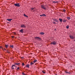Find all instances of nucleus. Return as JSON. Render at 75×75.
Segmentation results:
<instances>
[{
    "label": "nucleus",
    "mask_w": 75,
    "mask_h": 75,
    "mask_svg": "<svg viewBox=\"0 0 75 75\" xmlns=\"http://www.w3.org/2000/svg\"><path fill=\"white\" fill-rule=\"evenodd\" d=\"M40 16L41 17H42V16H44L45 17V16H46V15H45V14H42V15H40Z\"/></svg>",
    "instance_id": "nucleus-8"
},
{
    "label": "nucleus",
    "mask_w": 75,
    "mask_h": 75,
    "mask_svg": "<svg viewBox=\"0 0 75 75\" xmlns=\"http://www.w3.org/2000/svg\"><path fill=\"white\" fill-rule=\"evenodd\" d=\"M30 65H34V63L33 62H30Z\"/></svg>",
    "instance_id": "nucleus-16"
},
{
    "label": "nucleus",
    "mask_w": 75,
    "mask_h": 75,
    "mask_svg": "<svg viewBox=\"0 0 75 75\" xmlns=\"http://www.w3.org/2000/svg\"><path fill=\"white\" fill-rule=\"evenodd\" d=\"M53 23H54V24H56V23L55 22H53Z\"/></svg>",
    "instance_id": "nucleus-36"
},
{
    "label": "nucleus",
    "mask_w": 75,
    "mask_h": 75,
    "mask_svg": "<svg viewBox=\"0 0 75 75\" xmlns=\"http://www.w3.org/2000/svg\"><path fill=\"white\" fill-rule=\"evenodd\" d=\"M14 36H12V38H14Z\"/></svg>",
    "instance_id": "nucleus-32"
},
{
    "label": "nucleus",
    "mask_w": 75,
    "mask_h": 75,
    "mask_svg": "<svg viewBox=\"0 0 75 75\" xmlns=\"http://www.w3.org/2000/svg\"><path fill=\"white\" fill-rule=\"evenodd\" d=\"M67 28V29H68L69 28V25H67L66 26Z\"/></svg>",
    "instance_id": "nucleus-24"
},
{
    "label": "nucleus",
    "mask_w": 75,
    "mask_h": 75,
    "mask_svg": "<svg viewBox=\"0 0 75 75\" xmlns=\"http://www.w3.org/2000/svg\"><path fill=\"white\" fill-rule=\"evenodd\" d=\"M22 66H24L25 64H24V63H22Z\"/></svg>",
    "instance_id": "nucleus-26"
},
{
    "label": "nucleus",
    "mask_w": 75,
    "mask_h": 75,
    "mask_svg": "<svg viewBox=\"0 0 75 75\" xmlns=\"http://www.w3.org/2000/svg\"><path fill=\"white\" fill-rule=\"evenodd\" d=\"M54 21H55V22H57V23H58V22H59L57 20V19H55L54 20Z\"/></svg>",
    "instance_id": "nucleus-21"
},
{
    "label": "nucleus",
    "mask_w": 75,
    "mask_h": 75,
    "mask_svg": "<svg viewBox=\"0 0 75 75\" xmlns=\"http://www.w3.org/2000/svg\"><path fill=\"white\" fill-rule=\"evenodd\" d=\"M5 47L6 48H8V45H5Z\"/></svg>",
    "instance_id": "nucleus-15"
},
{
    "label": "nucleus",
    "mask_w": 75,
    "mask_h": 75,
    "mask_svg": "<svg viewBox=\"0 0 75 75\" xmlns=\"http://www.w3.org/2000/svg\"><path fill=\"white\" fill-rule=\"evenodd\" d=\"M15 67V65H13L12 66V69H14V67Z\"/></svg>",
    "instance_id": "nucleus-17"
},
{
    "label": "nucleus",
    "mask_w": 75,
    "mask_h": 75,
    "mask_svg": "<svg viewBox=\"0 0 75 75\" xmlns=\"http://www.w3.org/2000/svg\"><path fill=\"white\" fill-rule=\"evenodd\" d=\"M59 21H61V22H62V19H61V18H59Z\"/></svg>",
    "instance_id": "nucleus-20"
},
{
    "label": "nucleus",
    "mask_w": 75,
    "mask_h": 75,
    "mask_svg": "<svg viewBox=\"0 0 75 75\" xmlns=\"http://www.w3.org/2000/svg\"><path fill=\"white\" fill-rule=\"evenodd\" d=\"M14 6L16 7H20V3H16L14 4Z\"/></svg>",
    "instance_id": "nucleus-1"
},
{
    "label": "nucleus",
    "mask_w": 75,
    "mask_h": 75,
    "mask_svg": "<svg viewBox=\"0 0 75 75\" xmlns=\"http://www.w3.org/2000/svg\"><path fill=\"white\" fill-rule=\"evenodd\" d=\"M19 31L21 33H23V29H21Z\"/></svg>",
    "instance_id": "nucleus-12"
},
{
    "label": "nucleus",
    "mask_w": 75,
    "mask_h": 75,
    "mask_svg": "<svg viewBox=\"0 0 75 75\" xmlns=\"http://www.w3.org/2000/svg\"><path fill=\"white\" fill-rule=\"evenodd\" d=\"M63 11H64V13H65V11H66V10H65V9H63Z\"/></svg>",
    "instance_id": "nucleus-25"
},
{
    "label": "nucleus",
    "mask_w": 75,
    "mask_h": 75,
    "mask_svg": "<svg viewBox=\"0 0 75 75\" xmlns=\"http://www.w3.org/2000/svg\"><path fill=\"white\" fill-rule=\"evenodd\" d=\"M65 72L66 73V74H70V72H68L67 71H65Z\"/></svg>",
    "instance_id": "nucleus-22"
},
{
    "label": "nucleus",
    "mask_w": 75,
    "mask_h": 75,
    "mask_svg": "<svg viewBox=\"0 0 75 75\" xmlns=\"http://www.w3.org/2000/svg\"><path fill=\"white\" fill-rule=\"evenodd\" d=\"M42 72H43V74H45V71H42Z\"/></svg>",
    "instance_id": "nucleus-28"
},
{
    "label": "nucleus",
    "mask_w": 75,
    "mask_h": 75,
    "mask_svg": "<svg viewBox=\"0 0 75 75\" xmlns=\"http://www.w3.org/2000/svg\"><path fill=\"white\" fill-rule=\"evenodd\" d=\"M69 37L71 39H75V37H74L73 36L70 35Z\"/></svg>",
    "instance_id": "nucleus-5"
},
{
    "label": "nucleus",
    "mask_w": 75,
    "mask_h": 75,
    "mask_svg": "<svg viewBox=\"0 0 75 75\" xmlns=\"http://www.w3.org/2000/svg\"><path fill=\"white\" fill-rule=\"evenodd\" d=\"M40 34L41 35H44V32H41L40 33Z\"/></svg>",
    "instance_id": "nucleus-14"
},
{
    "label": "nucleus",
    "mask_w": 75,
    "mask_h": 75,
    "mask_svg": "<svg viewBox=\"0 0 75 75\" xmlns=\"http://www.w3.org/2000/svg\"><path fill=\"white\" fill-rule=\"evenodd\" d=\"M26 67H27V68H29L30 67V65L29 64H26Z\"/></svg>",
    "instance_id": "nucleus-11"
},
{
    "label": "nucleus",
    "mask_w": 75,
    "mask_h": 75,
    "mask_svg": "<svg viewBox=\"0 0 75 75\" xmlns=\"http://www.w3.org/2000/svg\"><path fill=\"white\" fill-rule=\"evenodd\" d=\"M50 44H52L53 45H56V44H57V42H56L55 41H53L52 42L50 43Z\"/></svg>",
    "instance_id": "nucleus-2"
},
{
    "label": "nucleus",
    "mask_w": 75,
    "mask_h": 75,
    "mask_svg": "<svg viewBox=\"0 0 75 75\" xmlns=\"http://www.w3.org/2000/svg\"><path fill=\"white\" fill-rule=\"evenodd\" d=\"M23 16H25V17H28V16H27L25 14H23Z\"/></svg>",
    "instance_id": "nucleus-23"
},
{
    "label": "nucleus",
    "mask_w": 75,
    "mask_h": 75,
    "mask_svg": "<svg viewBox=\"0 0 75 75\" xmlns=\"http://www.w3.org/2000/svg\"><path fill=\"white\" fill-rule=\"evenodd\" d=\"M17 70H18L19 69H20V67H18L17 68Z\"/></svg>",
    "instance_id": "nucleus-27"
},
{
    "label": "nucleus",
    "mask_w": 75,
    "mask_h": 75,
    "mask_svg": "<svg viewBox=\"0 0 75 75\" xmlns=\"http://www.w3.org/2000/svg\"><path fill=\"white\" fill-rule=\"evenodd\" d=\"M2 50H4V51H6V49H4V50H3V48Z\"/></svg>",
    "instance_id": "nucleus-33"
},
{
    "label": "nucleus",
    "mask_w": 75,
    "mask_h": 75,
    "mask_svg": "<svg viewBox=\"0 0 75 75\" xmlns=\"http://www.w3.org/2000/svg\"><path fill=\"white\" fill-rule=\"evenodd\" d=\"M41 7L42 8H43V9H44V10H46V8L45 7V6H44V5H41Z\"/></svg>",
    "instance_id": "nucleus-4"
},
{
    "label": "nucleus",
    "mask_w": 75,
    "mask_h": 75,
    "mask_svg": "<svg viewBox=\"0 0 75 75\" xmlns=\"http://www.w3.org/2000/svg\"><path fill=\"white\" fill-rule=\"evenodd\" d=\"M0 48H2L3 49V47L1 46H0Z\"/></svg>",
    "instance_id": "nucleus-31"
},
{
    "label": "nucleus",
    "mask_w": 75,
    "mask_h": 75,
    "mask_svg": "<svg viewBox=\"0 0 75 75\" xmlns=\"http://www.w3.org/2000/svg\"><path fill=\"white\" fill-rule=\"evenodd\" d=\"M21 58H23V57H22Z\"/></svg>",
    "instance_id": "nucleus-38"
},
{
    "label": "nucleus",
    "mask_w": 75,
    "mask_h": 75,
    "mask_svg": "<svg viewBox=\"0 0 75 75\" xmlns=\"http://www.w3.org/2000/svg\"><path fill=\"white\" fill-rule=\"evenodd\" d=\"M33 63H35V62H37V60H35L33 61Z\"/></svg>",
    "instance_id": "nucleus-19"
},
{
    "label": "nucleus",
    "mask_w": 75,
    "mask_h": 75,
    "mask_svg": "<svg viewBox=\"0 0 75 75\" xmlns=\"http://www.w3.org/2000/svg\"><path fill=\"white\" fill-rule=\"evenodd\" d=\"M22 28H25L26 27L24 24H22L21 25Z\"/></svg>",
    "instance_id": "nucleus-6"
},
{
    "label": "nucleus",
    "mask_w": 75,
    "mask_h": 75,
    "mask_svg": "<svg viewBox=\"0 0 75 75\" xmlns=\"http://www.w3.org/2000/svg\"><path fill=\"white\" fill-rule=\"evenodd\" d=\"M34 8H31L32 10H33L34 9Z\"/></svg>",
    "instance_id": "nucleus-35"
},
{
    "label": "nucleus",
    "mask_w": 75,
    "mask_h": 75,
    "mask_svg": "<svg viewBox=\"0 0 75 75\" xmlns=\"http://www.w3.org/2000/svg\"><path fill=\"white\" fill-rule=\"evenodd\" d=\"M22 74H23V75H25V74H24V73H23Z\"/></svg>",
    "instance_id": "nucleus-34"
},
{
    "label": "nucleus",
    "mask_w": 75,
    "mask_h": 75,
    "mask_svg": "<svg viewBox=\"0 0 75 75\" xmlns=\"http://www.w3.org/2000/svg\"><path fill=\"white\" fill-rule=\"evenodd\" d=\"M35 40H37L39 41H40V40H41V38L39 37H35Z\"/></svg>",
    "instance_id": "nucleus-3"
},
{
    "label": "nucleus",
    "mask_w": 75,
    "mask_h": 75,
    "mask_svg": "<svg viewBox=\"0 0 75 75\" xmlns=\"http://www.w3.org/2000/svg\"><path fill=\"white\" fill-rule=\"evenodd\" d=\"M67 21V19L64 18V19H63V21L64 23L66 22V21Z\"/></svg>",
    "instance_id": "nucleus-7"
},
{
    "label": "nucleus",
    "mask_w": 75,
    "mask_h": 75,
    "mask_svg": "<svg viewBox=\"0 0 75 75\" xmlns=\"http://www.w3.org/2000/svg\"><path fill=\"white\" fill-rule=\"evenodd\" d=\"M67 18L68 19V20H70L71 19V18L69 17H67Z\"/></svg>",
    "instance_id": "nucleus-18"
},
{
    "label": "nucleus",
    "mask_w": 75,
    "mask_h": 75,
    "mask_svg": "<svg viewBox=\"0 0 75 75\" xmlns=\"http://www.w3.org/2000/svg\"><path fill=\"white\" fill-rule=\"evenodd\" d=\"M15 65H20V63H15Z\"/></svg>",
    "instance_id": "nucleus-13"
},
{
    "label": "nucleus",
    "mask_w": 75,
    "mask_h": 75,
    "mask_svg": "<svg viewBox=\"0 0 75 75\" xmlns=\"http://www.w3.org/2000/svg\"><path fill=\"white\" fill-rule=\"evenodd\" d=\"M74 41L75 42V40L74 39Z\"/></svg>",
    "instance_id": "nucleus-37"
},
{
    "label": "nucleus",
    "mask_w": 75,
    "mask_h": 75,
    "mask_svg": "<svg viewBox=\"0 0 75 75\" xmlns=\"http://www.w3.org/2000/svg\"><path fill=\"white\" fill-rule=\"evenodd\" d=\"M8 50L7 51V52L9 54L10 52H8Z\"/></svg>",
    "instance_id": "nucleus-29"
},
{
    "label": "nucleus",
    "mask_w": 75,
    "mask_h": 75,
    "mask_svg": "<svg viewBox=\"0 0 75 75\" xmlns=\"http://www.w3.org/2000/svg\"><path fill=\"white\" fill-rule=\"evenodd\" d=\"M7 20L8 21H11L13 19H8Z\"/></svg>",
    "instance_id": "nucleus-9"
},
{
    "label": "nucleus",
    "mask_w": 75,
    "mask_h": 75,
    "mask_svg": "<svg viewBox=\"0 0 75 75\" xmlns=\"http://www.w3.org/2000/svg\"><path fill=\"white\" fill-rule=\"evenodd\" d=\"M14 34V35H16V33H13Z\"/></svg>",
    "instance_id": "nucleus-30"
},
{
    "label": "nucleus",
    "mask_w": 75,
    "mask_h": 75,
    "mask_svg": "<svg viewBox=\"0 0 75 75\" xmlns=\"http://www.w3.org/2000/svg\"><path fill=\"white\" fill-rule=\"evenodd\" d=\"M10 48H14V46H13V45H10Z\"/></svg>",
    "instance_id": "nucleus-10"
}]
</instances>
